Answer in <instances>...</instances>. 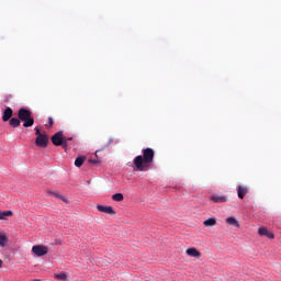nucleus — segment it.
I'll return each instance as SVG.
<instances>
[{"mask_svg": "<svg viewBox=\"0 0 281 281\" xmlns=\"http://www.w3.org/2000/svg\"><path fill=\"white\" fill-rule=\"evenodd\" d=\"M143 155H138L134 158L133 164L137 172H146L150 168L153 161H155V149L147 147L142 150Z\"/></svg>", "mask_w": 281, "mask_h": 281, "instance_id": "nucleus-1", "label": "nucleus"}, {"mask_svg": "<svg viewBox=\"0 0 281 281\" xmlns=\"http://www.w3.org/2000/svg\"><path fill=\"white\" fill-rule=\"evenodd\" d=\"M18 117L21 122H24V128H30V126H34V117H32V111L22 108L18 111Z\"/></svg>", "mask_w": 281, "mask_h": 281, "instance_id": "nucleus-2", "label": "nucleus"}, {"mask_svg": "<svg viewBox=\"0 0 281 281\" xmlns=\"http://www.w3.org/2000/svg\"><path fill=\"white\" fill-rule=\"evenodd\" d=\"M32 251L35 256H37V258H41L43 256H47L49 249L47 248V246L36 245L32 247Z\"/></svg>", "mask_w": 281, "mask_h": 281, "instance_id": "nucleus-3", "label": "nucleus"}, {"mask_svg": "<svg viewBox=\"0 0 281 281\" xmlns=\"http://www.w3.org/2000/svg\"><path fill=\"white\" fill-rule=\"evenodd\" d=\"M47 144H49V136L46 134L35 138V145L38 146V148H47Z\"/></svg>", "mask_w": 281, "mask_h": 281, "instance_id": "nucleus-4", "label": "nucleus"}, {"mask_svg": "<svg viewBox=\"0 0 281 281\" xmlns=\"http://www.w3.org/2000/svg\"><path fill=\"white\" fill-rule=\"evenodd\" d=\"M63 140H64L63 132L55 133L50 138V142L54 144V146L63 145Z\"/></svg>", "mask_w": 281, "mask_h": 281, "instance_id": "nucleus-5", "label": "nucleus"}, {"mask_svg": "<svg viewBox=\"0 0 281 281\" xmlns=\"http://www.w3.org/2000/svg\"><path fill=\"white\" fill-rule=\"evenodd\" d=\"M97 210L99 212H102L103 214H110L111 216H113L115 214V210H113V206H104V205H97Z\"/></svg>", "mask_w": 281, "mask_h": 281, "instance_id": "nucleus-6", "label": "nucleus"}, {"mask_svg": "<svg viewBox=\"0 0 281 281\" xmlns=\"http://www.w3.org/2000/svg\"><path fill=\"white\" fill-rule=\"evenodd\" d=\"M249 194V188L245 186L237 187V196L238 199H245V195Z\"/></svg>", "mask_w": 281, "mask_h": 281, "instance_id": "nucleus-7", "label": "nucleus"}, {"mask_svg": "<svg viewBox=\"0 0 281 281\" xmlns=\"http://www.w3.org/2000/svg\"><path fill=\"white\" fill-rule=\"evenodd\" d=\"M258 234H259V236H266L267 238H270V239L276 238L273 233L269 232V229H267L266 227L259 228Z\"/></svg>", "mask_w": 281, "mask_h": 281, "instance_id": "nucleus-8", "label": "nucleus"}, {"mask_svg": "<svg viewBox=\"0 0 281 281\" xmlns=\"http://www.w3.org/2000/svg\"><path fill=\"white\" fill-rule=\"evenodd\" d=\"M210 200L213 201V203H227V196L225 195H211Z\"/></svg>", "mask_w": 281, "mask_h": 281, "instance_id": "nucleus-9", "label": "nucleus"}, {"mask_svg": "<svg viewBox=\"0 0 281 281\" xmlns=\"http://www.w3.org/2000/svg\"><path fill=\"white\" fill-rule=\"evenodd\" d=\"M13 113L14 112L12 111V108H7L3 112L2 120L4 122H10V120H12Z\"/></svg>", "mask_w": 281, "mask_h": 281, "instance_id": "nucleus-10", "label": "nucleus"}, {"mask_svg": "<svg viewBox=\"0 0 281 281\" xmlns=\"http://www.w3.org/2000/svg\"><path fill=\"white\" fill-rule=\"evenodd\" d=\"M187 254L191 258H201V252L196 248H189V249H187Z\"/></svg>", "mask_w": 281, "mask_h": 281, "instance_id": "nucleus-11", "label": "nucleus"}, {"mask_svg": "<svg viewBox=\"0 0 281 281\" xmlns=\"http://www.w3.org/2000/svg\"><path fill=\"white\" fill-rule=\"evenodd\" d=\"M55 280H61V281H67L69 280V273L67 272H60L58 274H54Z\"/></svg>", "mask_w": 281, "mask_h": 281, "instance_id": "nucleus-12", "label": "nucleus"}, {"mask_svg": "<svg viewBox=\"0 0 281 281\" xmlns=\"http://www.w3.org/2000/svg\"><path fill=\"white\" fill-rule=\"evenodd\" d=\"M10 126H12V128H19V126H21V120L16 119V117H12L9 121Z\"/></svg>", "mask_w": 281, "mask_h": 281, "instance_id": "nucleus-13", "label": "nucleus"}, {"mask_svg": "<svg viewBox=\"0 0 281 281\" xmlns=\"http://www.w3.org/2000/svg\"><path fill=\"white\" fill-rule=\"evenodd\" d=\"M48 194H50L52 196H55V199H60L61 201H64V203H68L67 198H65L64 195H61L58 192L48 191Z\"/></svg>", "mask_w": 281, "mask_h": 281, "instance_id": "nucleus-14", "label": "nucleus"}, {"mask_svg": "<svg viewBox=\"0 0 281 281\" xmlns=\"http://www.w3.org/2000/svg\"><path fill=\"white\" fill-rule=\"evenodd\" d=\"M204 227H214L216 225V218L211 217L203 222Z\"/></svg>", "mask_w": 281, "mask_h": 281, "instance_id": "nucleus-15", "label": "nucleus"}, {"mask_svg": "<svg viewBox=\"0 0 281 281\" xmlns=\"http://www.w3.org/2000/svg\"><path fill=\"white\" fill-rule=\"evenodd\" d=\"M226 223L228 225H233V227H240V223H238L235 217H227Z\"/></svg>", "mask_w": 281, "mask_h": 281, "instance_id": "nucleus-16", "label": "nucleus"}, {"mask_svg": "<svg viewBox=\"0 0 281 281\" xmlns=\"http://www.w3.org/2000/svg\"><path fill=\"white\" fill-rule=\"evenodd\" d=\"M86 159H87V157H85V156H80V157L76 158L75 166L77 168H80L82 166V164H85Z\"/></svg>", "mask_w": 281, "mask_h": 281, "instance_id": "nucleus-17", "label": "nucleus"}, {"mask_svg": "<svg viewBox=\"0 0 281 281\" xmlns=\"http://www.w3.org/2000/svg\"><path fill=\"white\" fill-rule=\"evenodd\" d=\"M112 201H117V202L124 201V194H122V193H115V194H113V195H112Z\"/></svg>", "mask_w": 281, "mask_h": 281, "instance_id": "nucleus-18", "label": "nucleus"}, {"mask_svg": "<svg viewBox=\"0 0 281 281\" xmlns=\"http://www.w3.org/2000/svg\"><path fill=\"white\" fill-rule=\"evenodd\" d=\"M5 216H12V211H0V221H3V218H5Z\"/></svg>", "mask_w": 281, "mask_h": 281, "instance_id": "nucleus-19", "label": "nucleus"}, {"mask_svg": "<svg viewBox=\"0 0 281 281\" xmlns=\"http://www.w3.org/2000/svg\"><path fill=\"white\" fill-rule=\"evenodd\" d=\"M8 243V237L0 233V247H3Z\"/></svg>", "mask_w": 281, "mask_h": 281, "instance_id": "nucleus-20", "label": "nucleus"}, {"mask_svg": "<svg viewBox=\"0 0 281 281\" xmlns=\"http://www.w3.org/2000/svg\"><path fill=\"white\" fill-rule=\"evenodd\" d=\"M35 135H37V137H41V136H43L45 134H42L41 130H38V127H35Z\"/></svg>", "mask_w": 281, "mask_h": 281, "instance_id": "nucleus-21", "label": "nucleus"}, {"mask_svg": "<svg viewBox=\"0 0 281 281\" xmlns=\"http://www.w3.org/2000/svg\"><path fill=\"white\" fill-rule=\"evenodd\" d=\"M48 124L49 126H54V119L52 116L48 117Z\"/></svg>", "mask_w": 281, "mask_h": 281, "instance_id": "nucleus-22", "label": "nucleus"}, {"mask_svg": "<svg viewBox=\"0 0 281 281\" xmlns=\"http://www.w3.org/2000/svg\"><path fill=\"white\" fill-rule=\"evenodd\" d=\"M60 146H63V148H67V146H68L67 140H63V144Z\"/></svg>", "mask_w": 281, "mask_h": 281, "instance_id": "nucleus-23", "label": "nucleus"}, {"mask_svg": "<svg viewBox=\"0 0 281 281\" xmlns=\"http://www.w3.org/2000/svg\"><path fill=\"white\" fill-rule=\"evenodd\" d=\"M71 139H74L72 137H64V142H71Z\"/></svg>", "mask_w": 281, "mask_h": 281, "instance_id": "nucleus-24", "label": "nucleus"}, {"mask_svg": "<svg viewBox=\"0 0 281 281\" xmlns=\"http://www.w3.org/2000/svg\"><path fill=\"white\" fill-rule=\"evenodd\" d=\"M89 161H90V164H100V160L90 159Z\"/></svg>", "mask_w": 281, "mask_h": 281, "instance_id": "nucleus-25", "label": "nucleus"}, {"mask_svg": "<svg viewBox=\"0 0 281 281\" xmlns=\"http://www.w3.org/2000/svg\"><path fill=\"white\" fill-rule=\"evenodd\" d=\"M1 265H3V261L0 259V268H1Z\"/></svg>", "mask_w": 281, "mask_h": 281, "instance_id": "nucleus-26", "label": "nucleus"}]
</instances>
